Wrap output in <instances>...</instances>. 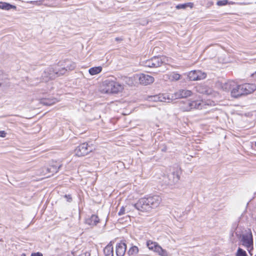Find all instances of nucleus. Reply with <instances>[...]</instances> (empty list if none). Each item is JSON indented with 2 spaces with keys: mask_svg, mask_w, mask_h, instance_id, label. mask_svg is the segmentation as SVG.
<instances>
[{
  "mask_svg": "<svg viewBox=\"0 0 256 256\" xmlns=\"http://www.w3.org/2000/svg\"><path fill=\"white\" fill-rule=\"evenodd\" d=\"M162 198L158 196H153L140 198L134 204L136 208L142 212H150L160 206Z\"/></svg>",
  "mask_w": 256,
  "mask_h": 256,
  "instance_id": "f257e3e1",
  "label": "nucleus"
},
{
  "mask_svg": "<svg viewBox=\"0 0 256 256\" xmlns=\"http://www.w3.org/2000/svg\"><path fill=\"white\" fill-rule=\"evenodd\" d=\"M124 86L115 80L107 79L101 84L100 90L102 94H118L122 92Z\"/></svg>",
  "mask_w": 256,
  "mask_h": 256,
  "instance_id": "f03ea898",
  "label": "nucleus"
},
{
  "mask_svg": "<svg viewBox=\"0 0 256 256\" xmlns=\"http://www.w3.org/2000/svg\"><path fill=\"white\" fill-rule=\"evenodd\" d=\"M126 82L130 86L134 84V81L138 80L140 84L148 85L154 82V78L151 76L144 74H135L133 76L126 78Z\"/></svg>",
  "mask_w": 256,
  "mask_h": 256,
  "instance_id": "7ed1b4c3",
  "label": "nucleus"
},
{
  "mask_svg": "<svg viewBox=\"0 0 256 256\" xmlns=\"http://www.w3.org/2000/svg\"><path fill=\"white\" fill-rule=\"evenodd\" d=\"M204 104H205L202 100H186L180 102L179 106L182 111H190L194 108L201 109Z\"/></svg>",
  "mask_w": 256,
  "mask_h": 256,
  "instance_id": "20e7f679",
  "label": "nucleus"
},
{
  "mask_svg": "<svg viewBox=\"0 0 256 256\" xmlns=\"http://www.w3.org/2000/svg\"><path fill=\"white\" fill-rule=\"evenodd\" d=\"M147 248L150 250L156 252L160 256H169L168 252L162 248L158 242H153L152 240H148L146 242Z\"/></svg>",
  "mask_w": 256,
  "mask_h": 256,
  "instance_id": "39448f33",
  "label": "nucleus"
},
{
  "mask_svg": "<svg viewBox=\"0 0 256 256\" xmlns=\"http://www.w3.org/2000/svg\"><path fill=\"white\" fill-rule=\"evenodd\" d=\"M242 244L246 248L248 251L250 252V250L253 248V239L252 232L250 229L246 230L242 236Z\"/></svg>",
  "mask_w": 256,
  "mask_h": 256,
  "instance_id": "423d86ee",
  "label": "nucleus"
},
{
  "mask_svg": "<svg viewBox=\"0 0 256 256\" xmlns=\"http://www.w3.org/2000/svg\"><path fill=\"white\" fill-rule=\"evenodd\" d=\"M180 172L176 170L173 172L168 174L167 176L164 177V183L168 186H172L177 184L180 178Z\"/></svg>",
  "mask_w": 256,
  "mask_h": 256,
  "instance_id": "0eeeda50",
  "label": "nucleus"
},
{
  "mask_svg": "<svg viewBox=\"0 0 256 256\" xmlns=\"http://www.w3.org/2000/svg\"><path fill=\"white\" fill-rule=\"evenodd\" d=\"M206 74L200 70H192L188 74L190 80H198L205 78Z\"/></svg>",
  "mask_w": 256,
  "mask_h": 256,
  "instance_id": "6e6552de",
  "label": "nucleus"
},
{
  "mask_svg": "<svg viewBox=\"0 0 256 256\" xmlns=\"http://www.w3.org/2000/svg\"><path fill=\"white\" fill-rule=\"evenodd\" d=\"M152 60L154 68L160 66L162 64H168L170 62V60L165 56H154Z\"/></svg>",
  "mask_w": 256,
  "mask_h": 256,
  "instance_id": "1a4fd4ad",
  "label": "nucleus"
},
{
  "mask_svg": "<svg viewBox=\"0 0 256 256\" xmlns=\"http://www.w3.org/2000/svg\"><path fill=\"white\" fill-rule=\"evenodd\" d=\"M60 166L58 168L56 166H52L50 168L44 167L40 170V175L46 177H49L54 173L57 172Z\"/></svg>",
  "mask_w": 256,
  "mask_h": 256,
  "instance_id": "9d476101",
  "label": "nucleus"
},
{
  "mask_svg": "<svg viewBox=\"0 0 256 256\" xmlns=\"http://www.w3.org/2000/svg\"><path fill=\"white\" fill-rule=\"evenodd\" d=\"M91 151V150L88 149V144L83 143L78 146L75 149L74 152L76 156H82L87 154Z\"/></svg>",
  "mask_w": 256,
  "mask_h": 256,
  "instance_id": "9b49d317",
  "label": "nucleus"
},
{
  "mask_svg": "<svg viewBox=\"0 0 256 256\" xmlns=\"http://www.w3.org/2000/svg\"><path fill=\"white\" fill-rule=\"evenodd\" d=\"M196 91L199 93L206 94L208 95H212L214 96H216L218 94L217 92L213 90L207 86L203 84H200L196 87Z\"/></svg>",
  "mask_w": 256,
  "mask_h": 256,
  "instance_id": "f8f14e48",
  "label": "nucleus"
},
{
  "mask_svg": "<svg viewBox=\"0 0 256 256\" xmlns=\"http://www.w3.org/2000/svg\"><path fill=\"white\" fill-rule=\"evenodd\" d=\"M256 90V86L252 84H244L240 85V92L244 94L252 93Z\"/></svg>",
  "mask_w": 256,
  "mask_h": 256,
  "instance_id": "ddd939ff",
  "label": "nucleus"
},
{
  "mask_svg": "<svg viewBox=\"0 0 256 256\" xmlns=\"http://www.w3.org/2000/svg\"><path fill=\"white\" fill-rule=\"evenodd\" d=\"M126 249V244L124 242H120L116 244V253L117 256H124Z\"/></svg>",
  "mask_w": 256,
  "mask_h": 256,
  "instance_id": "4468645a",
  "label": "nucleus"
},
{
  "mask_svg": "<svg viewBox=\"0 0 256 256\" xmlns=\"http://www.w3.org/2000/svg\"><path fill=\"white\" fill-rule=\"evenodd\" d=\"M192 92L187 90H180L174 93V98H186L191 96Z\"/></svg>",
  "mask_w": 256,
  "mask_h": 256,
  "instance_id": "2eb2a0df",
  "label": "nucleus"
},
{
  "mask_svg": "<svg viewBox=\"0 0 256 256\" xmlns=\"http://www.w3.org/2000/svg\"><path fill=\"white\" fill-rule=\"evenodd\" d=\"M67 62L68 64L64 68L56 72V74L58 76L64 74L68 70H73L76 68V64L74 62L71 61H68Z\"/></svg>",
  "mask_w": 256,
  "mask_h": 256,
  "instance_id": "dca6fc26",
  "label": "nucleus"
},
{
  "mask_svg": "<svg viewBox=\"0 0 256 256\" xmlns=\"http://www.w3.org/2000/svg\"><path fill=\"white\" fill-rule=\"evenodd\" d=\"M104 252L105 256H114V248L112 242L105 247Z\"/></svg>",
  "mask_w": 256,
  "mask_h": 256,
  "instance_id": "f3484780",
  "label": "nucleus"
},
{
  "mask_svg": "<svg viewBox=\"0 0 256 256\" xmlns=\"http://www.w3.org/2000/svg\"><path fill=\"white\" fill-rule=\"evenodd\" d=\"M16 7L14 5L10 4L9 3L0 2V9L5 10H9L10 9L16 10Z\"/></svg>",
  "mask_w": 256,
  "mask_h": 256,
  "instance_id": "a211bd4d",
  "label": "nucleus"
},
{
  "mask_svg": "<svg viewBox=\"0 0 256 256\" xmlns=\"http://www.w3.org/2000/svg\"><path fill=\"white\" fill-rule=\"evenodd\" d=\"M99 222V218L96 215H92L90 218L86 219V223L90 226H96Z\"/></svg>",
  "mask_w": 256,
  "mask_h": 256,
  "instance_id": "6ab92c4d",
  "label": "nucleus"
},
{
  "mask_svg": "<svg viewBox=\"0 0 256 256\" xmlns=\"http://www.w3.org/2000/svg\"><path fill=\"white\" fill-rule=\"evenodd\" d=\"M235 86V82L233 81H228L222 84V88L226 92L232 90V87Z\"/></svg>",
  "mask_w": 256,
  "mask_h": 256,
  "instance_id": "aec40b11",
  "label": "nucleus"
},
{
  "mask_svg": "<svg viewBox=\"0 0 256 256\" xmlns=\"http://www.w3.org/2000/svg\"><path fill=\"white\" fill-rule=\"evenodd\" d=\"M231 94L234 98H237L242 95V94L240 92V85H236L235 83V86L232 88Z\"/></svg>",
  "mask_w": 256,
  "mask_h": 256,
  "instance_id": "412c9836",
  "label": "nucleus"
},
{
  "mask_svg": "<svg viewBox=\"0 0 256 256\" xmlns=\"http://www.w3.org/2000/svg\"><path fill=\"white\" fill-rule=\"evenodd\" d=\"M159 102H170L172 99L174 98V96H172L170 97V96L168 94H159Z\"/></svg>",
  "mask_w": 256,
  "mask_h": 256,
  "instance_id": "4be33fe9",
  "label": "nucleus"
},
{
  "mask_svg": "<svg viewBox=\"0 0 256 256\" xmlns=\"http://www.w3.org/2000/svg\"><path fill=\"white\" fill-rule=\"evenodd\" d=\"M102 70V67L100 66L93 67L89 69L88 72L92 76L100 74Z\"/></svg>",
  "mask_w": 256,
  "mask_h": 256,
  "instance_id": "5701e85b",
  "label": "nucleus"
},
{
  "mask_svg": "<svg viewBox=\"0 0 256 256\" xmlns=\"http://www.w3.org/2000/svg\"><path fill=\"white\" fill-rule=\"evenodd\" d=\"M72 254L74 256H90V253L84 250H74Z\"/></svg>",
  "mask_w": 256,
  "mask_h": 256,
  "instance_id": "b1692460",
  "label": "nucleus"
},
{
  "mask_svg": "<svg viewBox=\"0 0 256 256\" xmlns=\"http://www.w3.org/2000/svg\"><path fill=\"white\" fill-rule=\"evenodd\" d=\"M58 102V100L56 98L53 99H44L41 101V103L44 105L46 106H51L52 104H54Z\"/></svg>",
  "mask_w": 256,
  "mask_h": 256,
  "instance_id": "393cba45",
  "label": "nucleus"
},
{
  "mask_svg": "<svg viewBox=\"0 0 256 256\" xmlns=\"http://www.w3.org/2000/svg\"><path fill=\"white\" fill-rule=\"evenodd\" d=\"M168 76V75L167 76ZM169 80L171 81H176L179 80L181 76L176 72H172L169 76H168Z\"/></svg>",
  "mask_w": 256,
  "mask_h": 256,
  "instance_id": "a878e982",
  "label": "nucleus"
},
{
  "mask_svg": "<svg viewBox=\"0 0 256 256\" xmlns=\"http://www.w3.org/2000/svg\"><path fill=\"white\" fill-rule=\"evenodd\" d=\"M234 2H228V0H220L216 2V5L219 6H224L226 4H232Z\"/></svg>",
  "mask_w": 256,
  "mask_h": 256,
  "instance_id": "bb28decb",
  "label": "nucleus"
},
{
  "mask_svg": "<svg viewBox=\"0 0 256 256\" xmlns=\"http://www.w3.org/2000/svg\"><path fill=\"white\" fill-rule=\"evenodd\" d=\"M138 248L136 246H132L128 251V254L130 255L136 254L138 252Z\"/></svg>",
  "mask_w": 256,
  "mask_h": 256,
  "instance_id": "cd10ccee",
  "label": "nucleus"
},
{
  "mask_svg": "<svg viewBox=\"0 0 256 256\" xmlns=\"http://www.w3.org/2000/svg\"><path fill=\"white\" fill-rule=\"evenodd\" d=\"M142 63L144 66L154 68L152 58L146 61L142 62Z\"/></svg>",
  "mask_w": 256,
  "mask_h": 256,
  "instance_id": "c85d7f7f",
  "label": "nucleus"
},
{
  "mask_svg": "<svg viewBox=\"0 0 256 256\" xmlns=\"http://www.w3.org/2000/svg\"><path fill=\"white\" fill-rule=\"evenodd\" d=\"M236 256H248L245 250L241 248H238L236 254Z\"/></svg>",
  "mask_w": 256,
  "mask_h": 256,
  "instance_id": "c756f323",
  "label": "nucleus"
},
{
  "mask_svg": "<svg viewBox=\"0 0 256 256\" xmlns=\"http://www.w3.org/2000/svg\"><path fill=\"white\" fill-rule=\"evenodd\" d=\"M159 96L156 95V96H152L148 97V100L150 102H159Z\"/></svg>",
  "mask_w": 256,
  "mask_h": 256,
  "instance_id": "7c9ffc66",
  "label": "nucleus"
},
{
  "mask_svg": "<svg viewBox=\"0 0 256 256\" xmlns=\"http://www.w3.org/2000/svg\"><path fill=\"white\" fill-rule=\"evenodd\" d=\"M125 214V208L124 206H122L120 211L118 212L119 216L123 215Z\"/></svg>",
  "mask_w": 256,
  "mask_h": 256,
  "instance_id": "2f4dec72",
  "label": "nucleus"
},
{
  "mask_svg": "<svg viewBox=\"0 0 256 256\" xmlns=\"http://www.w3.org/2000/svg\"><path fill=\"white\" fill-rule=\"evenodd\" d=\"M186 4H178L176 6L177 9H184L186 8Z\"/></svg>",
  "mask_w": 256,
  "mask_h": 256,
  "instance_id": "473e14b6",
  "label": "nucleus"
},
{
  "mask_svg": "<svg viewBox=\"0 0 256 256\" xmlns=\"http://www.w3.org/2000/svg\"><path fill=\"white\" fill-rule=\"evenodd\" d=\"M31 256H42V254L40 252L32 253Z\"/></svg>",
  "mask_w": 256,
  "mask_h": 256,
  "instance_id": "72a5a7b5",
  "label": "nucleus"
},
{
  "mask_svg": "<svg viewBox=\"0 0 256 256\" xmlns=\"http://www.w3.org/2000/svg\"><path fill=\"white\" fill-rule=\"evenodd\" d=\"M6 136V133L4 131H0V137L4 138Z\"/></svg>",
  "mask_w": 256,
  "mask_h": 256,
  "instance_id": "f704fd0d",
  "label": "nucleus"
},
{
  "mask_svg": "<svg viewBox=\"0 0 256 256\" xmlns=\"http://www.w3.org/2000/svg\"><path fill=\"white\" fill-rule=\"evenodd\" d=\"M214 4V2L212 1H208L206 3V7L210 8Z\"/></svg>",
  "mask_w": 256,
  "mask_h": 256,
  "instance_id": "c9c22d12",
  "label": "nucleus"
},
{
  "mask_svg": "<svg viewBox=\"0 0 256 256\" xmlns=\"http://www.w3.org/2000/svg\"><path fill=\"white\" fill-rule=\"evenodd\" d=\"M186 7L189 6L191 8L193 7V4L192 2L186 3Z\"/></svg>",
  "mask_w": 256,
  "mask_h": 256,
  "instance_id": "e433bc0d",
  "label": "nucleus"
},
{
  "mask_svg": "<svg viewBox=\"0 0 256 256\" xmlns=\"http://www.w3.org/2000/svg\"><path fill=\"white\" fill-rule=\"evenodd\" d=\"M66 196V198H68V201H70V200H72V198L70 197V196H68L66 195V196Z\"/></svg>",
  "mask_w": 256,
  "mask_h": 256,
  "instance_id": "4c0bfd02",
  "label": "nucleus"
},
{
  "mask_svg": "<svg viewBox=\"0 0 256 256\" xmlns=\"http://www.w3.org/2000/svg\"><path fill=\"white\" fill-rule=\"evenodd\" d=\"M252 77H256V72L253 74H252Z\"/></svg>",
  "mask_w": 256,
  "mask_h": 256,
  "instance_id": "58836bf2",
  "label": "nucleus"
},
{
  "mask_svg": "<svg viewBox=\"0 0 256 256\" xmlns=\"http://www.w3.org/2000/svg\"><path fill=\"white\" fill-rule=\"evenodd\" d=\"M166 70H167V68H165V69H164V70H162L161 71V72H164Z\"/></svg>",
  "mask_w": 256,
  "mask_h": 256,
  "instance_id": "ea45409f",
  "label": "nucleus"
},
{
  "mask_svg": "<svg viewBox=\"0 0 256 256\" xmlns=\"http://www.w3.org/2000/svg\"><path fill=\"white\" fill-rule=\"evenodd\" d=\"M34 2H34V1H30V3H31V4H34Z\"/></svg>",
  "mask_w": 256,
  "mask_h": 256,
  "instance_id": "a19ab883",
  "label": "nucleus"
},
{
  "mask_svg": "<svg viewBox=\"0 0 256 256\" xmlns=\"http://www.w3.org/2000/svg\"><path fill=\"white\" fill-rule=\"evenodd\" d=\"M255 146H256V143H255Z\"/></svg>",
  "mask_w": 256,
  "mask_h": 256,
  "instance_id": "79ce46f5",
  "label": "nucleus"
}]
</instances>
